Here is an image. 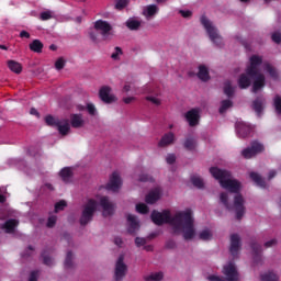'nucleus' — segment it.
Masks as SVG:
<instances>
[{
  "label": "nucleus",
  "instance_id": "1",
  "mask_svg": "<svg viewBox=\"0 0 281 281\" xmlns=\"http://www.w3.org/2000/svg\"><path fill=\"white\" fill-rule=\"evenodd\" d=\"M210 172L214 179L220 181V184L224 190L236 194L234 198V204H229V195L226 192H222L220 194V201L226 207V210L232 211L235 210L237 221H241L243 216H245V199L243 198L240 192V182L232 179V172L228 170L220 169L217 167H211Z\"/></svg>",
  "mask_w": 281,
  "mask_h": 281
},
{
  "label": "nucleus",
  "instance_id": "2",
  "mask_svg": "<svg viewBox=\"0 0 281 281\" xmlns=\"http://www.w3.org/2000/svg\"><path fill=\"white\" fill-rule=\"evenodd\" d=\"M151 221L155 225H171L173 234H182L184 240H192L196 236L194 217H192V210L190 209L176 213L173 217L168 210L153 211Z\"/></svg>",
  "mask_w": 281,
  "mask_h": 281
},
{
  "label": "nucleus",
  "instance_id": "3",
  "mask_svg": "<svg viewBox=\"0 0 281 281\" xmlns=\"http://www.w3.org/2000/svg\"><path fill=\"white\" fill-rule=\"evenodd\" d=\"M200 23L203 25L204 30L206 31L207 36L210 37V41L214 43L217 47H221L223 45V36L218 33V29L216 26L212 25V22L207 16L202 15L200 18Z\"/></svg>",
  "mask_w": 281,
  "mask_h": 281
},
{
  "label": "nucleus",
  "instance_id": "4",
  "mask_svg": "<svg viewBox=\"0 0 281 281\" xmlns=\"http://www.w3.org/2000/svg\"><path fill=\"white\" fill-rule=\"evenodd\" d=\"M223 273L225 276V279L218 277V276H209V281H240V277L238 274V270L236 269V265L229 262L228 265L224 266Z\"/></svg>",
  "mask_w": 281,
  "mask_h": 281
},
{
  "label": "nucleus",
  "instance_id": "5",
  "mask_svg": "<svg viewBox=\"0 0 281 281\" xmlns=\"http://www.w3.org/2000/svg\"><path fill=\"white\" fill-rule=\"evenodd\" d=\"M98 210V201L89 199L88 202L83 205V210L80 217V225H89L93 221V215Z\"/></svg>",
  "mask_w": 281,
  "mask_h": 281
},
{
  "label": "nucleus",
  "instance_id": "6",
  "mask_svg": "<svg viewBox=\"0 0 281 281\" xmlns=\"http://www.w3.org/2000/svg\"><path fill=\"white\" fill-rule=\"evenodd\" d=\"M126 273H128V266L124 263V255H120L114 268V280L123 281L126 278Z\"/></svg>",
  "mask_w": 281,
  "mask_h": 281
},
{
  "label": "nucleus",
  "instance_id": "7",
  "mask_svg": "<svg viewBox=\"0 0 281 281\" xmlns=\"http://www.w3.org/2000/svg\"><path fill=\"white\" fill-rule=\"evenodd\" d=\"M263 151L265 145H262L258 140H254L250 143V147H247L241 151V155L244 159H251V157H256V155H260V153Z\"/></svg>",
  "mask_w": 281,
  "mask_h": 281
},
{
  "label": "nucleus",
  "instance_id": "8",
  "mask_svg": "<svg viewBox=\"0 0 281 281\" xmlns=\"http://www.w3.org/2000/svg\"><path fill=\"white\" fill-rule=\"evenodd\" d=\"M94 30L100 32L103 41H109V36H111V30H113V26H111L106 21L98 20L94 22Z\"/></svg>",
  "mask_w": 281,
  "mask_h": 281
},
{
  "label": "nucleus",
  "instance_id": "9",
  "mask_svg": "<svg viewBox=\"0 0 281 281\" xmlns=\"http://www.w3.org/2000/svg\"><path fill=\"white\" fill-rule=\"evenodd\" d=\"M111 87L103 86L99 90V98L104 102V104H113V102H117V97L115 94H111Z\"/></svg>",
  "mask_w": 281,
  "mask_h": 281
},
{
  "label": "nucleus",
  "instance_id": "10",
  "mask_svg": "<svg viewBox=\"0 0 281 281\" xmlns=\"http://www.w3.org/2000/svg\"><path fill=\"white\" fill-rule=\"evenodd\" d=\"M262 65V57L258 55H252L250 57V66L247 67L246 74L247 76H258L260 74V70L258 67Z\"/></svg>",
  "mask_w": 281,
  "mask_h": 281
},
{
  "label": "nucleus",
  "instance_id": "11",
  "mask_svg": "<svg viewBox=\"0 0 281 281\" xmlns=\"http://www.w3.org/2000/svg\"><path fill=\"white\" fill-rule=\"evenodd\" d=\"M106 190H111V192H119L122 188V178L117 171H114L110 177V181L106 184Z\"/></svg>",
  "mask_w": 281,
  "mask_h": 281
},
{
  "label": "nucleus",
  "instance_id": "12",
  "mask_svg": "<svg viewBox=\"0 0 281 281\" xmlns=\"http://www.w3.org/2000/svg\"><path fill=\"white\" fill-rule=\"evenodd\" d=\"M237 136L240 139H245L246 137H249L251 135V125L245 123V122H237L235 124Z\"/></svg>",
  "mask_w": 281,
  "mask_h": 281
},
{
  "label": "nucleus",
  "instance_id": "13",
  "mask_svg": "<svg viewBox=\"0 0 281 281\" xmlns=\"http://www.w3.org/2000/svg\"><path fill=\"white\" fill-rule=\"evenodd\" d=\"M249 78L254 79L252 93H258V91H262V89H265V85H266L265 75H262L261 72H257V75L249 76Z\"/></svg>",
  "mask_w": 281,
  "mask_h": 281
},
{
  "label": "nucleus",
  "instance_id": "14",
  "mask_svg": "<svg viewBox=\"0 0 281 281\" xmlns=\"http://www.w3.org/2000/svg\"><path fill=\"white\" fill-rule=\"evenodd\" d=\"M231 255L233 258H238V251H240V235L233 234L231 235V247H229Z\"/></svg>",
  "mask_w": 281,
  "mask_h": 281
},
{
  "label": "nucleus",
  "instance_id": "15",
  "mask_svg": "<svg viewBox=\"0 0 281 281\" xmlns=\"http://www.w3.org/2000/svg\"><path fill=\"white\" fill-rule=\"evenodd\" d=\"M100 205L103 210V216H112L113 212H115V204L109 201V196H102Z\"/></svg>",
  "mask_w": 281,
  "mask_h": 281
},
{
  "label": "nucleus",
  "instance_id": "16",
  "mask_svg": "<svg viewBox=\"0 0 281 281\" xmlns=\"http://www.w3.org/2000/svg\"><path fill=\"white\" fill-rule=\"evenodd\" d=\"M265 102L266 100L263 99V97H257L252 101L251 106L258 117H262V111H265Z\"/></svg>",
  "mask_w": 281,
  "mask_h": 281
},
{
  "label": "nucleus",
  "instance_id": "17",
  "mask_svg": "<svg viewBox=\"0 0 281 281\" xmlns=\"http://www.w3.org/2000/svg\"><path fill=\"white\" fill-rule=\"evenodd\" d=\"M250 247L252 249V254H254V262L256 265H260V262L262 261V246H260V244L252 241L250 244Z\"/></svg>",
  "mask_w": 281,
  "mask_h": 281
},
{
  "label": "nucleus",
  "instance_id": "18",
  "mask_svg": "<svg viewBox=\"0 0 281 281\" xmlns=\"http://www.w3.org/2000/svg\"><path fill=\"white\" fill-rule=\"evenodd\" d=\"M199 110L192 109L186 113V120L189 123V126H196L200 120Z\"/></svg>",
  "mask_w": 281,
  "mask_h": 281
},
{
  "label": "nucleus",
  "instance_id": "19",
  "mask_svg": "<svg viewBox=\"0 0 281 281\" xmlns=\"http://www.w3.org/2000/svg\"><path fill=\"white\" fill-rule=\"evenodd\" d=\"M195 76H198L199 80H201L202 82H209L210 80V68H207V66L205 65H200L198 67V74H195Z\"/></svg>",
  "mask_w": 281,
  "mask_h": 281
},
{
  "label": "nucleus",
  "instance_id": "20",
  "mask_svg": "<svg viewBox=\"0 0 281 281\" xmlns=\"http://www.w3.org/2000/svg\"><path fill=\"white\" fill-rule=\"evenodd\" d=\"M161 196V190L156 188L154 190H151L145 198L146 203H148L149 205H153L155 203H157V201H159Z\"/></svg>",
  "mask_w": 281,
  "mask_h": 281
},
{
  "label": "nucleus",
  "instance_id": "21",
  "mask_svg": "<svg viewBox=\"0 0 281 281\" xmlns=\"http://www.w3.org/2000/svg\"><path fill=\"white\" fill-rule=\"evenodd\" d=\"M127 223H128V228H127L128 234H135V232L139 229V222L137 221V217L135 215L128 214Z\"/></svg>",
  "mask_w": 281,
  "mask_h": 281
},
{
  "label": "nucleus",
  "instance_id": "22",
  "mask_svg": "<svg viewBox=\"0 0 281 281\" xmlns=\"http://www.w3.org/2000/svg\"><path fill=\"white\" fill-rule=\"evenodd\" d=\"M59 135H68L69 131H71V125L69 124V120H59L56 126Z\"/></svg>",
  "mask_w": 281,
  "mask_h": 281
},
{
  "label": "nucleus",
  "instance_id": "23",
  "mask_svg": "<svg viewBox=\"0 0 281 281\" xmlns=\"http://www.w3.org/2000/svg\"><path fill=\"white\" fill-rule=\"evenodd\" d=\"M173 143H175V134L169 132L161 137L160 142L158 143V146L160 148H165V146H170V144H173Z\"/></svg>",
  "mask_w": 281,
  "mask_h": 281
},
{
  "label": "nucleus",
  "instance_id": "24",
  "mask_svg": "<svg viewBox=\"0 0 281 281\" xmlns=\"http://www.w3.org/2000/svg\"><path fill=\"white\" fill-rule=\"evenodd\" d=\"M70 124L72 128H82V126H85V120H82V114L70 115Z\"/></svg>",
  "mask_w": 281,
  "mask_h": 281
},
{
  "label": "nucleus",
  "instance_id": "25",
  "mask_svg": "<svg viewBox=\"0 0 281 281\" xmlns=\"http://www.w3.org/2000/svg\"><path fill=\"white\" fill-rule=\"evenodd\" d=\"M249 75L241 74L238 79L239 89H248L251 87V79L248 77Z\"/></svg>",
  "mask_w": 281,
  "mask_h": 281
},
{
  "label": "nucleus",
  "instance_id": "26",
  "mask_svg": "<svg viewBox=\"0 0 281 281\" xmlns=\"http://www.w3.org/2000/svg\"><path fill=\"white\" fill-rule=\"evenodd\" d=\"M59 177L65 183H69L71 177H74V172L69 167H65L59 171Z\"/></svg>",
  "mask_w": 281,
  "mask_h": 281
},
{
  "label": "nucleus",
  "instance_id": "27",
  "mask_svg": "<svg viewBox=\"0 0 281 281\" xmlns=\"http://www.w3.org/2000/svg\"><path fill=\"white\" fill-rule=\"evenodd\" d=\"M249 177L257 186H259V188H267V182L260 175H258V172L252 171Z\"/></svg>",
  "mask_w": 281,
  "mask_h": 281
},
{
  "label": "nucleus",
  "instance_id": "28",
  "mask_svg": "<svg viewBox=\"0 0 281 281\" xmlns=\"http://www.w3.org/2000/svg\"><path fill=\"white\" fill-rule=\"evenodd\" d=\"M157 12H159V7H157V4H149L143 11V14L147 19H150V16H155V14H157Z\"/></svg>",
  "mask_w": 281,
  "mask_h": 281
},
{
  "label": "nucleus",
  "instance_id": "29",
  "mask_svg": "<svg viewBox=\"0 0 281 281\" xmlns=\"http://www.w3.org/2000/svg\"><path fill=\"white\" fill-rule=\"evenodd\" d=\"M224 93L228 97V98H234V93H236V88L234 86H232V81L226 80L224 82Z\"/></svg>",
  "mask_w": 281,
  "mask_h": 281
},
{
  "label": "nucleus",
  "instance_id": "30",
  "mask_svg": "<svg viewBox=\"0 0 281 281\" xmlns=\"http://www.w3.org/2000/svg\"><path fill=\"white\" fill-rule=\"evenodd\" d=\"M15 227H16V220H8L3 224L2 229H5L7 234H13Z\"/></svg>",
  "mask_w": 281,
  "mask_h": 281
},
{
  "label": "nucleus",
  "instance_id": "31",
  "mask_svg": "<svg viewBox=\"0 0 281 281\" xmlns=\"http://www.w3.org/2000/svg\"><path fill=\"white\" fill-rule=\"evenodd\" d=\"M31 52H34L35 54H41L43 52V44L41 43L40 40H34L30 45H29Z\"/></svg>",
  "mask_w": 281,
  "mask_h": 281
},
{
  "label": "nucleus",
  "instance_id": "32",
  "mask_svg": "<svg viewBox=\"0 0 281 281\" xmlns=\"http://www.w3.org/2000/svg\"><path fill=\"white\" fill-rule=\"evenodd\" d=\"M8 67L11 71H13V74H21L23 71V66L14 60H9Z\"/></svg>",
  "mask_w": 281,
  "mask_h": 281
},
{
  "label": "nucleus",
  "instance_id": "33",
  "mask_svg": "<svg viewBox=\"0 0 281 281\" xmlns=\"http://www.w3.org/2000/svg\"><path fill=\"white\" fill-rule=\"evenodd\" d=\"M126 27L132 31H137L142 27V22L139 20L128 19L126 21Z\"/></svg>",
  "mask_w": 281,
  "mask_h": 281
},
{
  "label": "nucleus",
  "instance_id": "34",
  "mask_svg": "<svg viewBox=\"0 0 281 281\" xmlns=\"http://www.w3.org/2000/svg\"><path fill=\"white\" fill-rule=\"evenodd\" d=\"M232 106H234V102L232 100L229 99L223 100L221 102L218 112L221 113V115H223V113H225L228 109H232Z\"/></svg>",
  "mask_w": 281,
  "mask_h": 281
},
{
  "label": "nucleus",
  "instance_id": "35",
  "mask_svg": "<svg viewBox=\"0 0 281 281\" xmlns=\"http://www.w3.org/2000/svg\"><path fill=\"white\" fill-rule=\"evenodd\" d=\"M183 146L187 150H194L196 148V138L194 137H187Z\"/></svg>",
  "mask_w": 281,
  "mask_h": 281
},
{
  "label": "nucleus",
  "instance_id": "36",
  "mask_svg": "<svg viewBox=\"0 0 281 281\" xmlns=\"http://www.w3.org/2000/svg\"><path fill=\"white\" fill-rule=\"evenodd\" d=\"M145 281H161L164 280V272H153L144 278Z\"/></svg>",
  "mask_w": 281,
  "mask_h": 281
},
{
  "label": "nucleus",
  "instance_id": "37",
  "mask_svg": "<svg viewBox=\"0 0 281 281\" xmlns=\"http://www.w3.org/2000/svg\"><path fill=\"white\" fill-rule=\"evenodd\" d=\"M65 269H72L74 268V252L69 250L66 255L65 259Z\"/></svg>",
  "mask_w": 281,
  "mask_h": 281
},
{
  "label": "nucleus",
  "instance_id": "38",
  "mask_svg": "<svg viewBox=\"0 0 281 281\" xmlns=\"http://www.w3.org/2000/svg\"><path fill=\"white\" fill-rule=\"evenodd\" d=\"M278 274H276L273 271H268L263 274H261V281H278Z\"/></svg>",
  "mask_w": 281,
  "mask_h": 281
},
{
  "label": "nucleus",
  "instance_id": "39",
  "mask_svg": "<svg viewBox=\"0 0 281 281\" xmlns=\"http://www.w3.org/2000/svg\"><path fill=\"white\" fill-rule=\"evenodd\" d=\"M265 70L273 78V80H278V70L271 66V64H266Z\"/></svg>",
  "mask_w": 281,
  "mask_h": 281
},
{
  "label": "nucleus",
  "instance_id": "40",
  "mask_svg": "<svg viewBox=\"0 0 281 281\" xmlns=\"http://www.w3.org/2000/svg\"><path fill=\"white\" fill-rule=\"evenodd\" d=\"M52 250H43L42 251V258H43V262L47 266V267H52V265H54V260H52V258L48 256V254H50Z\"/></svg>",
  "mask_w": 281,
  "mask_h": 281
},
{
  "label": "nucleus",
  "instance_id": "41",
  "mask_svg": "<svg viewBox=\"0 0 281 281\" xmlns=\"http://www.w3.org/2000/svg\"><path fill=\"white\" fill-rule=\"evenodd\" d=\"M59 122H60V120L52 116V114H48V115L45 116V123H46L47 126H55L56 127Z\"/></svg>",
  "mask_w": 281,
  "mask_h": 281
},
{
  "label": "nucleus",
  "instance_id": "42",
  "mask_svg": "<svg viewBox=\"0 0 281 281\" xmlns=\"http://www.w3.org/2000/svg\"><path fill=\"white\" fill-rule=\"evenodd\" d=\"M191 183L194 186V188H198L199 190L203 189L204 187L203 179H201V177L198 176L191 177Z\"/></svg>",
  "mask_w": 281,
  "mask_h": 281
},
{
  "label": "nucleus",
  "instance_id": "43",
  "mask_svg": "<svg viewBox=\"0 0 281 281\" xmlns=\"http://www.w3.org/2000/svg\"><path fill=\"white\" fill-rule=\"evenodd\" d=\"M200 240H212V231L205 228L204 231L200 232L199 234Z\"/></svg>",
  "mask_w": 281,
  "mask_h": 281
},
{
  "label": "nucleus",
  "instance_id": "44",
  "mask_svg": "<svg viewBox=\"0 0 281 281\" xmlns=\"http://www.w3.org/2000/svg\"><path fill=\"white\" fill-rule=\"evenodd\" d=\"M136 212H138V214H148V205H146L145 203L136 204Z\"/></svg>",
  "mask_w": 281,
  "mask_h": 281
},
{
  "label": "nucleus",
  "instance_id": "45",
  "mask_svg": "<svg viewBox=\"0 0 281 281\" xmlns=\"http://www.w3.org/2000/svg\"><path fill=\"white\" fill-rule=\"evenodd\" d=\"M274 109L279 115H281V97L280 94H277L274 97Z\"/></svg>",
  "mask_w": 281,
  "mask_h": 281
},
{
  "label": "nucleus",
  "instance_id": "46",
  "mask_svg": "<svg viewBox=\"0 0 281 281\" xmlns=\"http://www.w3.org/2000/svg\"><path fill=\"white\" fill-rule=\"evenodd\" d=\"M128 5V0H115V9L116 10H124Z\"/></svg>",
  "mask_w": 281,
  "mask_h": 281
},
{
  "label": "nucleus",
  "instance_id": "47",
  "mask_svg": "<svg viewBox=\"0 0 281 281\" xmlns=\"http://www.w3.org/2000/svg\"><path fill=\"white\" fill-rule=\"evenodd\" d=\"M67 207V202L65 200H60L55 204V212H60Z\"/></svg>",
  "mask_w": 281,
  "mask_h": 281
},
{
  "label": "nucleus",
  "instance_id": "48",
  "mask_svg": "<svg viewBox=\"0 0 281 281\" xmlns=\"http://www.w3.org/2000/svg\"><path fill=\"white\" fill-rule=\"evenodd\" d=\"M115 52L111 55V58L113 60H120V56H122V48L120 46H116L115 48Z\"/></svg>",
  "mask_w": 281,
  "mask_h": 281
},
{
  "label": "nucleus",
  "instance_id": "49",
  "mask_svg": "<svg viewBox=\"0 0 281 281\" xmlns=\"http://www.w3.org/2000/svg\"><path fill=\"white\" fill-rule=\"evenodd\" d=\"M56 221H58V217L56 215L49 216L46 223V227H54L56 225Z\"/></svg>",
  "mask_w": 281,
  "mask_h": 281
},
{
  "label": "nucleus",
  "instance_id": "50",
  "mask_svg": "<svg viewBox=\"0 0 281 281\" xmlns=\"http://www.w3.org/2000/svg\"><path fill=\"white\" fill-rule=\"evenodd\" d=\"M86 109L89 115H95L98 113V110L95 109V105L93 103H87Z\"/></svg>",
  "mask_w": 281,
  "mask_h": 281
},
{
  "label": "nucleus",
  "instance_id": "51",
  "mask_svg": "<svg viewBox=\"0 0 281 281\" xmlns=\"http://www.w3.org/2000/svg\"><path fill=\"white\" fill-rule=\"evenodd\" d=\"M55 68L57 69V71H60V69H65V59H63V57L58 58L55 61Z\"/></svg>",
  "mask_w": 281,
  "mask_h": 281
},
{
  "label": "nucleus",
  "instance_id": "52",
  "mask_svg": "<svg viewBox=\"0 0 281 281\" xmlns=\"http://www.w3.org/2000/svg\"><path fill=\"white\" fill-rule=\"evenodd\" d=\"M41 21H49L52 19V11H44L40 14Z\"/></svg>",
  "mask_w": 281,
  "mask_h": 281
},
{
  "label": "nucleus",
  "instance_id": "53",
  "mask_svg": "<svg viewBox=\"0 0 281 281\" xmlns=\"http://www.w3.org/2000/svg\"><path fill=\"white\" fill-rule=\"evenodd\" d=\"M273 43H277V45H280L281 43V33L280 32H274L271 36Z\"/></svg>",
  "mask_w": 281,
  "mask_h": 281
},
{
  "label": "nucleus",
  "instance_id": "54",
  "mask_svg": "<svg viewBox=\"0 0 281 281\" xmlns=\"http://www.w3.org/2000/svg\"><path fill=\"white\" fill-rule=\"evenodd\" d=\"M138 181H142V182L150 181V182H153L155 180L153 179V177H150L146 173H143V175L139 176Z\"/></svg>",
  "mask_w": 281,
  "mask_h": 281
},
{
  "label": "nucleus",
  "instance_id": "55",
  "mask_svg": "<svg viewBox=\"0 0 281 281\" xmlns=\"http://www.w3.org/2000/svg\"><path fill=\"white\" fill-rule=\"evenodd\" d=\"M135 245L136 247H144V245H146V238L136 237Z\"/></svg>",
  "mask_w": 281,
  "mask_h": 281
},
{
  "label": "nucleus",
  "instance_id": "56",
  "mask_svg": "<svg viewBox=\"0 0 281 281\" xmlns=\"http://www.w3.org/2000/svg\"><path fill=\"white\" fill-rule=\"evenodd\" d=\"M166 161H167V164L172 166V164H175V161H177V156H175V154H169L166 158Z\"/></svg>",
  "mask_w": 281,
  "mask_h": 281
},
{
  "label": "nucleus",
  "instance_id": "57",
  "mask_svg": "<svg viewBox=\"0 0 281 281\" xmlns=\"http://www.w3.org/2000/svg\"><path fill=\"white\" fill-rule=\"evenodd\" d=\"M146 100L148 102H151L153 104H156V106H159V104H161V101L155 97H146Z\"/></svg>",
  "mask_w": 281,
  "mask_h": 281
},
{
  "label": "nucleus",
  "instance_id": "58",
  "mask_svg": "<svg viewBox=\"0 0 281 281\" xmlns=\"http://www.w3.org/2000/svg\"><path fill=\"white\" fill-rule=\"evenodd\" d=\"M179 14H181V16H183V19H190V16H192V11L190 10H180Z\"/></svg>",
  "mask_w": 281,
  "mask_h": 281
},
{
  "label": "nucleus",
  "instance_id": "59",
  "mask_svg": "<svg viewBox=\"0 0 281 281\" xmlns=\"http://www.w3.org/2000/svg\"><path fill=\"white\" fill-rule=\"evenodd\" d=\"M89 36L92 43H98V33H95L93 30L89 31Z\"/></svg>",
  "mask_w": 281,
  "mask_h": 281
},
{
  "label": "nucleus",
  "instance_id": "60",
  "mask_svg": "<svg viewBox=\"0 0 281 281\" xmlns=\"http://www.w3.org/2000/svg\"><path fill=\"white\" fill-rule=\"evenodd\" d=\"M32 251H34L33 246H29L25 252L22 255L23 258H29V256H32Z\"/></svg>",
  "mask_w": 281,
  "mask_h": 281
},
{
  "label": "nucleus",
  "instance_id": "61",
  "mask_svg": "<svg viewBox=\"0 0 281 281\" xmlns=\"http://www.w3.org/2000/svg\"><path fill=\"white\" fill-rule=\"evenodd\" d=\"M29 281H38V271H32Z\"/></svg>",
  "mask_w": 281,
  "mask_h": 281
},
{
  "label": "nucleus",
  "instance_id": "62",
  "mask_svg": "<svg viewBox=\"0 0 281 281\" xmlns=\"http://www.w3.org/2000/svg\"><path fill=\"white\" fill-rule=\"evenodd\" d=\"M274 245H278V239H271V240L265 243V247L267 249H269V247H273Z\"/></svg>",
  "mask_w": 281,
  "mask_h": 281
},
{
  "label": "nucleus",
  "instance_id": "63",
  "mask_svg": "<svg viewBox=\"0 0 281 281\" xmlns=\"http://www.w3.org/2000/svg\"><path fill=\"white\" fill-rule=\"evenodd\" d=\"M166 247L167 249H175V247H177V243H175V240H168Z\"/></svg>",
  "mask_w": 281,
  "mask_h": 281
},
{
  "label": "nucleus",
  "instance_id": "64",
  "mask_svg": "<svg viewBox=\"0 0 281 281\" xmlns=\"http://www.w3.org/2000/svg\"><path fill=\"white\" fill-rule=\"evenodd\" d=\"M114 244L116 245V247H122V245H124V240H122V237H115Z\"/></svg>",
  "mask_w": 281,
  "mask_h": 281
}]
</instances>
